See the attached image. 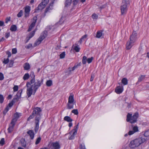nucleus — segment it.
Returning a JSON list of instances; mask_svg holds the SVG:
<instances>
[{
    "label": "nucleus",
    "mask_w": 149,
    "mask_h": 149,
    "mask_svg": "<svg viewBox=\"0 0 149 149\" xmlns=\"http://www.w3.org/2000/svg\"><path fill=\"white\" fill-rule=\"evenodd\" d=\"M41 140V138L40 137H39L37 138L36 140V141L35 142V144L36 145L38 144L40 141Z\"/></svg>",
    "instance_id": "79ce46f5"
},
{
    "label": "nucleus",
    "mask_w": 149,
    "mask_h": 149,
    "mask_svg": "<svg viewBox=\"0 0 149 149\" xmlns=\"http://www.w3.org/2000/svg\"><path fill=\"white\" fill-rule=\"evenodd\" d=\"M123 91V87L118 86L115 89V92L118 94L121 93Z\"/></svg>",
    "instance_id": "2eb2a0df"
},
{
    "label": "nucleus",
    "mask_w": 149,
    "mask_h": 149,
    "mask_svg": "<svg viewBox=\"0 0 149 149\" xmlns=\"http://www.w3.org/2000/svg\"><path fill=\"white\" fill-rule=\"evenodd\" d=\"M65 52H63L59 56L60 58L62 59L64 58L65 56Z\"/></svg>",
    "instance_id": "a19ab883"
},
{
    "label": "nucleus",
    "mask_w": 149,
    "mask_h": 149,
    "mask_svg": "<svg viewBox=\"0 0 149 149\" xmlns=\"http://www.w3.org/2000/svg\"><path fill=\"white\" fill-rule=\"evenodd\" d=\"M29 77V74L28 73L25 74L23 77V79L24 80L28 79Z\"/></svg>",
    "instance_id": "ea45409f"
},
{
    "label": "nucleus",
    "mask_w": 149,
    "mask_h": 149,
    "mask_svg": "<svg viewBox=\"0 0 149 149\" xmlns=\"http://www.w3.org/2000/svg\"><path fill=\"white\" fill-rule=\"evenodd\" d=\"M48 0H42V2L38 5L37 7L38 9V10H41L43 9L48 2Z\"/></svg>",
    "instance_id": "f8f14e48"
},
{
    "label": "nucleus",
    "mask_w": 149,
    "mask_h": 149,
    "mask_svg": "<svg viewBox=\"0 0 149 149\" xmlns=\"http://www.w3.org/2000/svg\"><path fill=\"white\" fill-rule=\"evenodd\" d=\"M17 26L15 25H12L11 26L10 28V30L12 31H15L17 30Z\"/></svg>",
    "instance_id": "2f4dec72"
},
{
    "label": "nucleus",
    "mask_w": 149,
    "mask_h": 149,
    "mask_svg": "<svg viewBox=\"0 0 149 149\" xmlns=\"http://www.w3.org/2000/svg\"><path fill=\"white\" fill-rule=\"evenodd\" d=\"M74 138V136L72 135H71L69 137V139L70 140L73 139Z\"/></svg>",
    "instance_id": "69168bd1"
},
{
    "label": "nucleus",
    "mask_w": 149,
    "mask_h": 149,
    "mask_svg": "<svg viewBox=\"0 0 149 149\" xmlns=\"http://www.w3.org/2000/svg\"><path fill=\"white\" fill-rule=\"evenodd\" d=\"M30 76L31 77V79L30 82H27L26 83V86L27 87H29V86L32 84L35 81V75L34 74L33 72H31L30 74Z\"/></svg>",
    "instance_id": "ddd939ff"
},
{
    "label": "nucleus",
    "mask_w": 149,
    "mask_h": 149,
    "mask_svg": "<svg viewBox=\"0 0 149 149\" xmlns=\"http://www.w3.org/2000/svg\"><path fill=\"white\" fill-rule=\"evenodd\" d=\"M19 117V116L17 113H16L14 114L13 118L12 119L11 123H10V133L13 130L14 127Z\"/></svg>",
    "instance_id": "423d86ee"
},
{
    "label": "nucleus",
    "mask_w": 149,
    "mask_h": 149,
    "mask_svg": "<svg viewBox=\"0 0 149 149\" xmlns=\"http://www.w3.org/2000/svg\"><path fill=\"white\" fill-rule=\"evenodd\" d=\"M32 45L31 44H29L27 45H26L25 46V47L26 49H29L31 47H32Z\"/></svg>",
    "instance_id": "bf43d9fd"
},
{
    "label": "nucleus",
    "mask_w": 149,
    "mask_h": 149,
    "mask_svg": "<svg viewBox=\"0 0 149 149\" xmlns=\"http://www.w3.org/2000/svg\"><path fill=\"white\" fill-rule=\"evenodd\" d=\"M122 83L124 85H126L128 84V80L126 78H123L121 80Z\"/></svg>",
    "instance_id": "c85d7f7f"
},
{
    "label": "nucleus",
    "mask_w": 149,
    "mask_h": 149,
    "mask_svg": "<svg viewBox=\"0 0 149 149\" xmlns=\"http://www.w3.org/2000/svg\"><path fill=\"white\" fill-rule=\"evenodd\" d=\"M46 84L48 86H50L52 84V81L51 80L47 81L46 82Z\"/></svg>",
    "instance_id": "58836bf2"
},
{
    "label": "nucleus",
    "mask_w": 149,
    "mask_h": 149,
    "mask_svg": "<svg viewBox=\"0 0 149 149\" xmlns=\"http://www.w3.org/2000/svg\"><path fill=\"white\" fill-rule=\"evenodd\" d=\"M24 17L25 18L28 17L29 16L31 10V7L28 6H26L24 7Z\"/></svg>",
    "instance_id": "4468645a"
},
{
    "label": "nucleus",
    "mask_w": 149,
    "mask_h": 149,
    "mask_svg": "<svg viewBox=\"0 0 149 149\" xmlns=\"http://www.w3.org/2000/svg\"><path fill=\"white\" fill-rule=\"evenodd\" d=\"M63 17H61L60 20H59V23L60 24H62L63 22L64 21L63 20Z\"/></svg>",
    "instance_id": "680f3d73"
},
{
    "label": "nucleus",
    "mask_w": 149,
    "mask_h": 149,
    "mask_svg": "<svg viewBox=\"0 0 149 149\" xmlns=\"http://www.w3.org/2000/svg\"><path fill=\"white\" fill-rule=\"evenodd\" d=\"M79 147L80 149H86L85 146L84 145L80 144Z\"/></svg>",
    "instance_id": "13d9d810"
},
{
    "label": "nucleus",
    "mask_w": 149,
    "mask_h": 149,
    "mask_svg": "<svg viewBox=\"0 0 149 149\" xmlns=\"http://www.w3.org/2000/svg\"><path fill=\"white\" fill-rule=\"evenodd\" d=\"M9 109V103L8 104L7 107L4 109L3 111V114L5 115L7 113Z\"/></svg>",
    "instance_id": "c9c22d12"
},
{
    "label": "nucleus",
    "mask_w": 149,
    "mask_h": 149,
    "mask_svg": "<svg viewBox=\"0 0 149 149\" xmlns=\"http://www.w3.org/2000/svg\"><path fill=\"white\" fill-rule=\"evenodd\" d=\"M129 0H123L120 7V10L122 15L126 14L128 10V5L130 4Z\"/></svg>",
    "instance_id": "f03ea898"
},
{
    "label": "nucleus",
    "mask_w": 149,
    "mask_h": 149,
    "mask_svg": "<svg viewBox=\"0 0 149 149\" xmlns=\"http://www.w3.org/2000/svg\"><path fill=\"white\" fill-rule=\"evenodd\" d=\"M72 0H66L65 3V6H70L72 3Z\"/></svg>",
    "instance_id": "f704fd0d"
},
{
    "label": "nucleus",
    "mask_w": 149,
    "mask_h": 149,
    "mask_svg": "<svg viewBox=\"0 0 149 149\" xmlns=\"http://www.w3.org/2000/svg\"><path fill=\"white\" fill-rule=\"evenodd\" d=\"M23 14V11L22 10H20L19 12L17 14V16L18 17H21Z\"/></svg>",
    "instance_id": "de8ad7c7"
},
{
    "label": "nucleus",
    "mask_w": 149,
    "mask_h": 149,
    "mask_svg": "<svg viewBox=\"0 0 149 149\" xmlns=\"http://www.w3.org/2000/svg\"><path fill=\"white\" fill-rule=\"evenodd\" d=\"M93 57H91L90 58L87 59V62L88 63H91L93 59Z\"/></svg>",
    "instance_id": "49530a36"
},
{
    "label": "nucleus",
    "mask_w": 149,
    "mask_h": 149,
    "mask_svg": "<svg viewBox=\"0 0 149 149\" xmlns=\"http://www.w3.org/2000/svg\"><path fill=\"white\" fill-rule=\"evenodd\" d=\"M47 32L46 31H45L43 32L42 33L39 38L35 43L34 45H37L40 44L43 40L47 36Z\"/></svg>",
    "instance_id": "6e6552de"
},
{
    "label": "nucleus",
    "mask_w": 149,
    "mask_h": 149,
    "mask_svg": "<svg viewBox=\"0 0 149 149\" xmlns=\"http://www.w3.org/2000/svg\"><path fill=\"white\" fill-rule=\"evenodd\" d=\"M14 62L13 61L11 60H10V67H13Z\"/></svg>",
    "instance_id": "052dcab7"
},
{
    "label": "nucleus",
    "mask_w": 149,
    "mask_h": 149,
    "mask_svg": "<svg viewBox=\"0 0 149 149\" xmlns=\"http://www.w3.org/2000/svg\"><path fill=\"white\" fill-rule=\"evenodd\" d=\"M79 0H74L73 1V4L74 5H76L77 4ZM86 1V0H81V1L82 3H83Z\"/></svg>",
    "instance_id": "e433bc0d"
},
{
    "label": "nucleus",
    "mask_w": 149,
    "mask_h": 149,
    "mask_svg": "<svg viewBox=\"0 0 149 149\" xmlns=\"http://www.w3.org/2000/svg\"><path fill=\"white\" fill-rule=\"evenodd\" d=\"M43 79H42L41 81L38 79L35 80V81L31 85V87L33 89L34 93L33 95H34L38 88L41 86L42 83Z\"/></svg>",
    "instance_id": "20e7f679"
},
{
    "label": "nucleus",
    "mask_w": 149,
    "mask_h": 149,
    "mask_svg": "<svg viewBox=\"0 0 149 149\" xmlns=\"http://www.w3.org/2000/svg\"><path fill=\"white\" fill-rule=\"evenodd\" d=\"M106 6L107 5L106 4H104L101 6L99 8L100 9V10H101L105 8Z\"/></svg>",
    "instance_id": "4d7b16f0"
},
{
    "label": "nucleus",
    "mask_w": 149,
    "mask_h": 149,
    "mask_svg": "<svg viewBox=\"0 0 149 149\" xmlns=\"http://www.w3.org/2000/svg\"><path fill=\"white\" fill-rule=\"evenodd\" d=\"M21 146L24 147H26V142L24 139H22L20 140Z\"/></svg>",
    "instance_id": "473e14b6"
},
{
    "label": "nucleus",
    "mask_w": 149,
    "mask_h": 149,
    "mask_svg": "<svg viewBox=\"0 0 149 149\" xmlns=\"http://www.w3.org/2000/svg\"><path fill=\"white\" fill-rule=\"evenodd\" d=\"M41 112L42 110L40 107H34L33 109L32 113L35 116V126L34 130L36 132L38 131L39 129V121L41 119V116L42 115Z\"/></svg>",
    "instance_id": "f257e3e1"
},
{
    "label": "nucleus",
    "mask_w": 149,
    "mask_h": 149,
    "mask_svg": "<svg viewBox=\"0 0 149 149\" xmlns=\"http://www.w3.org/2000/svg\"><path fill=\"white\" fill-rule=\"evenodd\" d=\"M22 91V89H21L19 90L17 92L16 95L10 102V108H11L15 102H17L19 99L21 98Z\"/></svg>",
    "instance_id": "39448f33"
},
{
    "label": "nucleus",
    "mask_w": 149,
    "mask_h": 149,
    "mask_svg": "<svg viewBox=\"0 0 149 149\" xmlns=\"http://www.w3.org/2000/svg\"><path fill=\"white\" fill-rule=\"evenodd\" d=\"M129 129L130 131L128 132V134L129 135H132L139 131L138 127L136 125H131L129 126Z\"/></svg>",
    "instance_id": "0eeeda50"
},
{
    "label": "nucleus",
    "mask_w": 149,
    "mask_h": 149,
    "mask_svg": "<svg viewBox=\"0 0 149 149\" xmlns=\"http://www.w3.org/2000/svg\"><path fill=\"white\" fill-rule=\"evenodd\" d=\"M132 114L128 113L127 116L126 121L131 124L135 123L137 121V119L138 117L139 114L138 113H136L133 116Z\"/></svg>",
    "instance_id": "7ed1b4c3"
},
{
    "label": "nucleus",
    "mask_w": 149,
    "mask_h": 149,
    "mask_svg": "<svg viewBox=\"0 0 149 149\" xmlns=\"http://www.w3.org/2000/svg\"><path fill=\"white\" fill-rule=\"evenodd\" d=\"M4 79L3 75L2 73L0 72V80H3Z\"/></svg>",
    "instance_id": "6e6d98bb"
},
{
    "label": "nucleus",
    "mask_w": 149,
    "mask_h": 149,
    "mask_svg": "<svg viewBox=\"0 0 149 149\" xmlns=\"http://www.w3.org/2000/svg\"><path fill=\"white\" fill-rule=\"evenodd\" d=\"M137 39V33L136 31H134L132 34L130 36V41L134 43L136 41Z\"/></svg>",
    "instance_id": "9b49d317"
},
{
    "label": "nucleus",
    "mask_w": 149,
    "mask_h": 149,
    "mask_svg": "<svg viewBox=\"0 0 149 149\" xmlns=\"http://www.w3.org/2000/svg\"><path fill=\"white\" fill-rule=\"evenodd\" d=\"M13 91L15 92L18 91V86L17 85H15L13 88Z\"/></svg>",
    "instance_id": "09e8293b"
},
{
    "label": "nucleus",
    "mask_w": 149,
    "mask_h": 149,
    "mask_svg": "<svg viewBox=\"0 0 149 149\" xmlns=\"http://www.w3.org/2000/svg\"><path fill=\"white\" fill-rule=\"evenodd\" d=\"M4 98L3 96L2 95H0V103H2L3 101Z\"/></svg>",
    "instance_id": "8fccbe9b"
},
{
    "label": "nucleus",
    "mask_w": 149,
    "mask_h": 149,
    "mask_svg": "<svg viewBox=\"0 0 149 149\" xmlns=\"http://www.w3.org/2000/svg\"><path fill=\"white\" fill-rule=\"evenodd\" d=\"M74 101V97L73 95H70L68 98V102L69 103H73Z\"/></svg>",
    "instance_id": "cd10ccee"
},
{
    "label": "nucleus",
    "mask_w": 149,
    "mask_h": 149,
    "mask_svg": "<svg viewBox=\"0 0 149 149\" xmlns=\"http://www.w3.org/2000/svg\"><path fill=\"white\" fill-rule=\"evenodd\" d=\"M139 140H140V143L141 144L142 143H143L145 141L146 139L144 138H142V137L141 138H139Z\"/></svg>",
    "instance_id": "864d4df0"
},
{
    "label": "nucleus",
    "mask_w": 149,
    "mask_h": 149,
    "mask_svg": "<svg viewBox=\"0 0 149 149\" xmlns=\"http://www.w3.org/2000/svg\"><path fill=\"white\" fill-rule=\"evenodd\" d=\"M49 149H60V146L58 141L50 143L48 145Z\"/></svg>",
    "instance_id": "1a4fd4ad"
},
{
    "label": "nucleus",
    "mask_w": 149,
    "mask_h": 149,
    "mask_svg": "<svg viewBox=\"0 0 149 149\" xmlns=\"http://www.w3.org/2000/svg\"><path fill=\"white\" fill-rule=\"evenodd\" d=\"M72 112L74 113L75 115H77L78 114V110L77 109H75L72 111Z\"/></svg>",
    "instance_id": "3c124183"
},
{
    "label": "nucleus",
    "mask_w": 149,
    "mask_h": 149,
    "mask_svg": "<svg viewBox=\"0 0 149 149\" xmlns=\"http://www.w3.org/2000/svg\"><path fill=\"white\" fill-rule=\"evenodd\" d=\"M64 120L68 122H71L73 120L69 116H65L64 118Z\"/></svg>",
    "instance_id": "c756f323"
},
{
    "label": "nucleus",
    "mask_w": 149,
    "mask_h": 149,
    "mask_svg": "<svg viewBox=\"0 0 149 149\" xmlns=\"http://www.w3.org/2000/svg\"><path fill=\"white\" fill-rule=\"evenodd\" d=\"M33 28V27L31 26L30 25L29 27V28L28 30V31L29 32V31H30L32 30Z\"/></svg>",
    "instance_id": "338daca9"
},
{
    "label": "nucleus",
    "mask_w": 149,
    "mask_h": 149,
    "mask_svg": "<svg viewBox=\"0 0 149 149\" xmlns=\"http://www.w3.org/2000/svg\"><path fill=\"white\" fill-rule=\"evenodd\" d=\"M139 138L136 139L131 141L130 144V146L131 148H134L138 146L141 144L140 140Z\"/></svg>",
    "instance_id": "9d476101"
},
{
    "label": "nucleus",
    "mask_w": 149,
    "mask_h": 149,
    "mask_svg": "<svg viewBox=\"0 0 149 149\" xmlns=\"http://www.w3.org/2000/svg\"><path fill=\"white\" fill-rule=\"evenodd\" d=\"M146 87L147 89H149V82L147 83L146 85Z\"/></svg>",
    "instance_id": "774afa93"
},
{
    "label": "nucleus",
    "mask_w": 149,
    "mask_h": 149,
    "mask_svg": "<svg viewBox=\"0 0 149 149\" xmlns=\"http://www.w3.org/2000/svg\"><path fill=\"white\" fill-rule=\"evenodd\" d=\"M27 133L29 135L31 139H33L34 138L35 134L33 130H29L27 132Z\"/></svg>",
    "instance_id": "aec40b11"
},
{
    "label": "nucleus",
    "mask_w": 149,
    "mask_h": 149,
    "mask_svg": "<svg viewBox=\"0 0 149 149\" xmlns=\"http://www.w3.org/2000/svg\"><path fill=\"white\" fill-rule=\"evenodd\" d=\"M87 61V58L85 56H84L83 57V59L82 60V63L83 64H85L86 63V61Z\"/></svg>",
    "instance_id": "4c0bfd02"
},
{
    "label": "nucleus",
    "mask_w": 149,
    "mask_h": 149,
    "mask_svg": "<svg viewBox=\"0 0 149 149\" xmlns=\"http://www.w3.org/2000/svg\"><path fill=\"white\" fill-rule=\"evenodd\" d=\"M79 124V123H78L74 127V129L73 130V131H74L73 132L72 135L73 136H74L77 133L78 126Z\"/></svg>",
    "instance_id": "b1692460"
},
{
    "label": "nucleus",
    "mask_w": 149,
    "mask_h": 149,
    "mask_svg": "<svg viewBox=\"0 0 149 149\" xmlns=\"http://www.w3.org/2000/svg\"><path fill=\"white\" fill-rule=\"evenodd\" d=\"M146 75H141L138 79L137 82L136 83V84H138L139 82L145 79Z\"/></svg>",
    "instance_id": "412c9836"
},
{
    "label": "nucleus",
    "mask_w": 149,
    "mask_h": 149,
    "mask_svg": "<svg viewBox=\"0 0 149 149\" xmlns=\"http://www.w3.org/2000/svg\"><path fill=\"white\" fill-rule=\"evenodd\" d=\"M7 54L8 55V58H5L4 59L3 63L4 64H6L9 62V60L8 58L9 57V52L8 51L6 52Z\"/></svg>",
    "instance_id": "4be33fe9"
},
{
    "label": "nucleus",
    "mask_w": 149,
    "mask_h": 149,
    "mask_svg": "<svg viewBox=\"0 0 149 149\" xmlns=\"http://www.w3.org/2000/svg\"><path fill=\"white\" fill-rule=\"evenodd\" d=\"M35 116L32 113V114L29 117H28L27 119V121H29L31 119L33 118Z\"/></svg>",
    "instance_id": "a18cd8bd"
},
{
    "label": "nucleus",
    "mask_w": 149,
    "mask_h": 149,
    "mask_svg": "<svg viewBox=\"0 0 149 149\" xmlns=\"http://www.w3.org/2000/svg\"><path fill=\"white\" fill-rule=\"evenodd\" d=\"M94 75L92 74L91 75V79H90V81H93V79H94Z\"/></svg>",
    "instance_id": "e2e57ef3"
},
{
    "label": "nucleus",
    "mask_w": 149,
    "mask_h": 149,
    "mask_svg": "<svg viewBox=\"0 0 149 149\" xmlns=\"http://www.w3.org/2000/svg\"><path fill=\"white\" fill-rule=\"evenodd\" d=\"M72 48L76 52H79L80 49V48L78 46H73Z\"/></svg>",
    "instance_id": "72a5a7b5"
},
{
    "label": "nucleus",
    "mask_w": 149,
    "mask_h": 149,
    "mask_svg": "<svg viewBox=\"0 0 149 149\" xmlns=\"http://www.w3.org/2000/svg\"><path fill=\"white\" fill-rule=\"evenodd\" d=\"M76 68V66H74L72 68H68L66 70L65 72L68 74H71L72 71H73Z\"/></svg>",
    "instance_id": "f3484780"
},
{
    "label": "nucleus",
    "mask_w": 149,
    "mask_h": 149,
    "mask_svg": "<svg viewBox=\"0 0 149 149\" xmlns=\"http://www.w3.org/2000/svg\"><path fill=\"white\" fill-rule=\"evenodd\" d=\"M144 135L146 137L149 136V130L146 131L144 134Z\"/></svg>",
    "instance_id": "c03bdc74"
},
{
    "label": "nucleus",
    "mask_w": 149,
    "mask_h": 149,
    "mask_svg": "<svg viewBox=\"0 0 149 149\" xmlns=\"http://www.w3.org/2000/svg\"><path fill=\"white\" fill-rule=\"evenodd\" d=\"M35 33V31H32L29 34V37L28 38V39H27V41L26 42H27L32 37H33Z\"/></svg>",
    "instance_id": "bb28decb"
},
{
    "label": "nucleus",
    "mask_w": 149,
    "mask_h": 149,
    "mask_svg": "<svg viewBox=\"0 0 149 149\" xmlns=\"http://www.w3.org/2000/svg\"><path fill=\"white\" fill-rule=\"evenodd\" d=\"M37 19V17H33V21L30 25L33 27H34L35 26L36 23V22Z\"/></svg>",
    "instance_id": "a878e982"
},
{
    "label": "nucleus",
    "mask_w": 149,
    "mask_h": 149,
    "mask_svg": "<svg viewBox=\"0 0 149 149\" xmlns=\"http://www.w3.org/2000/svg\"><path fill=\"white\" fill-rule=\"evenodd\" d=\"M17 50L16 48H13L12 49V54H15L17 52Z\"/></svg>",
    "instance_id": "5fc2aeb1"
},
{
    "label": "nucleus",
    "mask_w": 149,
    "mask_h": 149,
    "mask_svg": "<svg viewBox=\"0 0 149 149\" xmlns=\"http://www.w3.org/2000/svg\"><path fill=\"white\" fill-rule=\"evenodd\" d=\"M87 35L86 34H85L84 36H83L81 38V39L83 40L84 39L86 38H87Z\"/></svg>",
    "instance_id": "0e129e2a"
},
{
    "label": "nucleus",
    "mask_w": 149,
    "mask_h": 149,
    "mask_svg": "<svg viewBox=\"0 0 149 149\" xmlns=\"http://www.w3.org/2000/svg\"><path fill=\"white\" fill-rule=\"evenodd\" d=\"M98 17V15L95 13H93L92 15V17L93 19H97Z\"/></svg>",
    "instance_id": "603ef678"
},
{
    "label": "nucleus",
    "mask_w": 149,
    "mask_h": 149,
    "mask_svg": "<svg viewBox=\"0 0 149 149\" xmlns=\"http://www.w3.org/2000/svg\"><path fill=\"white\" fill-rule=\"evenodd\" d=\"M33 89L31 87H30L27 89L26 93L28 97H30L32 94Z\"/></svg>",
    "instance_id": "dca6fc26"
},
{
    "label": "nucleus",
    "mask_w": 149,
    "mask_h": 149,
    "mask_svg": "<svg viewBox=\"0 0 149 149\" xmlns=\"http://www.w3.org/2000/svg\"><path fill=\"white\" fill-rule=\"evenodd\" d=\"M24 69L25 70H28L30 68V65L28 63H26L24 64Z\"/></svg>",
    "instance_id": "393cba45"
},
{
    "label": "nucleus",
    "mask_w": 149,
    "mask_h": 149,
    "mask_svg": "<svg viewBox=\"0 0 149 149\" xmlns=\"http://www.w3.org/2000/svg\"><path fill=\"white\" fill-rule=\"evenodd\" d=\"M74 105V103H69V102H68L67 104V109H71L73 108V107Z\"/></svg>",
    "instance_id": "7c9ffc66"
},
{
    "label": "nucleus",
    "mask_w": 149,
    "mask_h": 149,
    "mask_svg": "<svg viewBox=\"0 0 149 149\" xmlns=\"http://www.w3.org/2000/svg\"><path fill=\"white\" fill-rule=\"evenodd\" d=\"M103 31L102 30H101L100 31H98L97 32L96 35V37L97 38H100L102 35V32Z\"/></svg>",
    "instance_id": "5701e85b"
},
{
    "label": "nucleus",
    "mask_w": 149,
    "mask_h": 149,
    "mask_svg": "<svg viewBox=\"0 0 149 149\" xmlns=\"http://www.w3.org/2000/svg\"><path fill=\"white\" fill-rule=\"evenodd\" d=\"M134 43L133 42L130 41H130L127 42L126 45V49L129 50L130 49L133 45Z\"/></svg>",
    "instance_id": "a211bd4d"
},
{
    "label": "nucleus",
    "mask_w": 149,
    "mask_h": 149,
    "mask_svg": "<svg viewBox=\"0 0 149 149\" xmlns=\"http://www.w3.org/2000/svg\"><path fill=\"white\" fill-rule=\"evenodd\" d=\"M5 143V140L3 138H2L1 139V140L0 141V145L3 146Z\"/></svg>",
    "instance_id": "37998d69"
},
{
    "label": "nucleus",
    "mask_w": 149,
    "mask_h": 149,
    "mask_svg": "<svg viewBox=\"0 0 149 149\" xmlns=\"http://www.w3.org/2000/svg\"><path fill=\"white\" fill-rule=\"evenodd\" d=\"M54 3V2L53 1H52L50 3L49 6L47 7L45 11V13H46L48 12H49V10L52 9L53 5Z\"/></svg>",
    "instance_id": "6ab92c4d"
}]
</instances>
